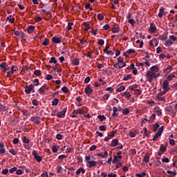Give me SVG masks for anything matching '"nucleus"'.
<instances>
[{
    "mask_svg": "<svg viewBox=\"0 0 177 177\" xmlns=\"http://www.w3.org/2000/svg\"><path fill=\"white\" fill-rule=\"evenodd\" d=\"M146 77L147 78L148 82H151V81H153V80H154L156 78H158V77H160V73L155 74L153 73V71L149 70L146 73Z\"/></svg>",
    "mask_w": 177,
    "mask_h": 177,
    "instance_id": "obj_1",
    "label": "nucleus"
},
{
    "mask_svg": "<svg viewBox=\"0 0 177 177\" xmlns=\"http://www.w3.org/2000/svg\"><path fill=\"white\" fill-rule=\"evenodd\" d=\"M162 132H164V126H161L157 133H156V135L153 136L152 140L153 142H156V140H157V139H158V138H160V136H161V135L162 134Z\"/></svg>",
    "mask_w": 177,
    "mask_h": 177,
    "instance_id": "obj_2",
    "label": "nucleus"
},
{
    "mask_svg": "<svg viewBox=\"0 0 177 177\" xmlns=\"http://www.w3.org/2000/svg\"><path fill=\"white\" fill-rule=\"evenodd\" d=\"M168 147V143L166 142L165 145L162 144L160 145V149L158 151V156H162V153H165L167 151V148Z\"/></svg>",
    "mask_w": 177,
    "mask_h": 177,
    "instance_id": "obj_3",
    "label": "nucleus"
},
{
    "mask_svg": "<svg viewBox=\"0 0 177 177\" xmlns=\"http://www.w3.org/2000/svg\"><path fill=\"white\" fill-rule=\"evenodd\" d=\"M0 68H1L2 73H6L10 70V66L6 62H3L0 64Z\"/></svg>",
    "mask_w": 177,
    "mask_h": 177,
    "instance_id": "obj_4",
    "label": "nucleus"
},
{
    "mask_svg": "<svg viewBox=\"0 0 177 177\" xmlns=\"http://www.w3.org/2000/svg\"><path fill=\"white\" fill-rule=\"evenodd\" d=\"M32 154L34 156V158L37 161V162H41V161H42V157L39 156L38 153H37V151H32Z\"/></svg>",
    "mask_w": 177,
    "mask_h": 177,
    "instance_id": "obj_5",
    "label": "nucleus"
},
{
    "mask_svg": "<svg viewBox=\"0 0 177 177\" xmlns=\"http://www.w3.org/2000/svg\"><path fill=\"white\" fill-rule=\"evenodd\" d=\"M46 89H47V91L49 90V87H48V85L44 84V85L41 86L39 88V93L40 95H44V94H45V92H46Z\"/></svg>",
    "mask_w": 177,
    "mask_h": 177,
    "instance_id": "obj_6",
    "label": "nucleus"
},
{
    "mask_svg": "<svg viewBox=\"0 0 177 177\" xmlns=\"http://www.w3.org/2000/svg\"><path fill=\"white\" fill-rule=\"evenodd\" d=\"M84 92L87 96H91V95H92L93 89L91 88V84L87 85V86L84 88Z\"/></svg>",
    "mask_w": 177,
    "mask_h": 177,
    "instance_id": "obj_7",
    "label": "nucleus"
},
{
    "mask_svg": "<svg viewBox=\"0 0 177 177\" xmlns=\"http://www.w3.org/2000/svg\"><path fill=\"white\" fill-rule=\"evenodd\" d=\"M66 112H67V107H65L63 109L62 111H59L57 113V117H58V118H63V117H64V115H66Z\"/></svg>",
    "mask_w": 177,
    "mask_h": 177,
    "instance_id": "obj_8",
    "label": "nucleus"
},
{
    "mask_svg": "<svg viewBox=\"0 0 177 177\" xmlns=\"http://www.w3.org/2000/svg\"><path fill=\"white\" fill-rule=\"evenodd\" d=\"M15 71H17V66H12L10 68V71L7 72L6 77H9L10 75H13L15 73Z\"/></svg>",
    "mask_w": 177,
    "mask_h": 177,
    "instance_id": "obj_9",
    "label": "nucleus"
},
{
    "mask_svg": "<svg viewBox=\"0 0 177 177\" xmlns=\"http://www.w3.org/2000/svg\"><path fill=\"white\" fill-rule=\"evenodd\" d=\"M163 89H166L167 91H169L171 88L169 87V82L168 80H165L162 84Z\"/></svg>",
    "mask_w": 177,
    "mask_h": 177,
    "instance_id": "obj_10",
    "label": "nucleus"
},
{
    "mask_svg": "<svg viewBox=\"0 0 177 177\" xmlns=\"http://www.w3.org/2000/svg\"><path fill=\"white\" fill-rule=\"evenodd\" d=\"M34 89V85L30 84L29 86H26L25 88V92L26 93H31V91Z\"/></svg>",
    "mask_w": 177,
    "mask_h": 177,
    "instance_id": "obj_11",
    "label": "nucleus"
},
{
    "mask_svg": "<svg viewBox=\"0 0 177 177\" xmlns=\"http://www.w3.org/2000/svg\"><path fill=\"white\" fill-rule=\"evenodd\" d=\"M30 120L32 121V122H34V124H36L37 125L39 124L40 123L39 117L38 116L31 117Z\"/></svg>",
    "mask_w": 177,
    "mask_h": 177,
    "instance_id": "obj_12",
    "label": "nucleus"
},
{
    "mask_svg": "<svg viewBox=\"0 0 177 177\" xmlns=\"http://www.w3.org/2000/svg\"><path fill=\"white\" fill-rule=\"evenodd\" d=\"M132 53H135V50L130 48L124 53V56H125V57H129Z\"/></svg>",
    "mask_w": 177,
    "mask_h": 177,
    "instance_id": "obj_13",
    "label": "nucleus"
},
{
    "mask_svg": "<svg viewBox=\"0 0 177 177\" xmlns=\"http://www.w3.org/2000/svg\"><path fill=\"white\" fill-rule=\"evenodd\" d=\"M96 164H97V162H96V161L90 160L87 162V167H88V168H92L93 167H95Z\"/></svg>",
    "mask_w": 177,
    "mask_h": 177,
    "instance_id": "obj_14",
    "label": "nucleus"
},
{
    "mask_svg": "<svg viewBox=\"0 0 177 177\" xmlns=\"http://www.w3.org/2000/svg\"><path fill=\"white\" fill-rule=\"evenodd\" d=\"M164 10H165V8H164L163 7L160 8L159 13L158 15L160 19H162V17L164 16V15H165V12H164Z\"/></svg>",
    "mask_w": 177,
    "mask_h": 177,
    "instance_id": "obj_15",
    "label": "nucleus"
},
{
    "mask_svg": "<svg viewBox=\"0 0 177 177\" xmlns=\"http://www.w3.org/2000/svg\"><path fill=\"white\" fill-rule=\"evenodd\" d=\"M150 71L155 74H158V73L160 71V68H158L157 66H153L151 67Z\"/></svg>",
    "mask_w": 177,
    "mask_h": 177,
    "instance_id": "obj_16",
    "label": "nucleus"
},
{
    "mask_svg": "<svg viewBox=\"0 0 177 177\" xmlns=\"http://www.w3.org/2000/svg\"><path fill=\"white\" fill-rule=\"evenodd\" d=\"M97 157H102V158H106V157H109V152H107V151H105L104 153H97Z\"/></svg>",
    "mask_w": 177,
    "mask_h": 177,
    "instance_id": "obj_17",
    "label": "nucleus"
},
{
    "mask_svg": "<svg viewBox=\"0 0 177 177\" xmlns=\"http://www.w3.org/2000/svg\"><path fill=\"white\" fill-rule=\"evenodd\" d=\"M111 147H115V146H118V140L117 139H113L111 144H110Z\"/></svg>",
    "mask_w": 177,
    "mask_h": 177,
    "instance_id": "obj_18",
    "label": "nucleus"
},
{
    "mask_svg": "<svg viewBox=\"0 0 177 177\" xmlns=\"http://www.w3.org/2000/svg\"><path fill=\"white\" fill-rule=\"evenodd\" d=\"M149 31L151 32H154L155 31H157V27L156 26V24H151L150 25V28H149Z\"/></svg>",
    "mask_w": 177,
    "mask_h": 177,
    "instance_id": "obj_19",
    "label": "nucleus"
},
{
    "mask_svg": "<svg viewBox=\"0 0 177 177\" xmlns=\"http://www.w3.org/2000/svg\"><path fill=\"white\" fill-rule=\"evenodd\" d=\"M34 30H35V26H29L27 30V32L29 34H32V32H34Z\"/></svg>",
    "mask_w": 177,
    "mask_h": 177,
    "instance_id": "obj_20",
    "label": "nucleus"
},
{
    "mask_svg": "<svg viewBox=\"0 0 177 177\" xmlns=\"http://www.w3.org/2000/svg\"><path fill=\"white\" fill-rule=\"evenodd\" d=\"M83 26H86L84 31H89V30H91V24H89V23L84 22Z\"/></svg>",
    "mask_w": 177,
    "mask_h": 177,
    "instance_id": "obj_21",
    "label": "nucleus"
},
{
    "mask_svg": "<svg viewBox=\"0 0 177 177\" xmlns=\"http://www.w3.org/2000/svg\"><path fill=\"white\" fill-rule=\"evenodd\" d=\"M152 127H153L152 131L153 132H157V130L160 128V124H158V123H156V124H153Z\"/></svg>",
    "mask_w": 177,
    "mask_h": 177,
    "instance_id": "obj_22",
    "label": "nucleus"
},
{
    "mask_svg": "<svg viewBox=\"0 0 177 177\" xmlns=\"http://www.w3.org/2000/svg\"><path fill=\"white\" fill-rule=\"evenodd\" d=\"M52 41L53 44H60V42H62L60 38L56 37H53Z\"/></svg>",
    "mask_w": 177,
    "mask_h": 177,
    "instance_id": "obj_23",
    "label": "nucleus"
},
{
    "mask_svg": "<svg viewBox=\"0 0 177 177\" xmlns=\"http://www.w3.org/2000/svg\"><path fill=\"white\" fill-rule=\"evenodd\" d=\"M122 96H125V97H127V99H129L131 97V93L129 91H124L121 93Z\"/></svg>",
    "mask_w": 177,
    "mask_h": 177,
    "instance_id": "obj_24",
    "label": "nucleus"
},
{
    "mask_svg": "<svg viewBox=\"0 0 177 177\" xmlns=\"http://www.w3.org/2000/svg\"><path fill=\"white\" fill-rule=\"evenodd\" d=\"M113 113L112 114V117H117V115H118V113H117V111H118V108H117L116 106H114L113 108Z\"/></svg>",
    "mask_w": 177,
    "mask_h": 177,
    "instance_id": "obj_25",
    "label": "nucleus"
},
{
    "mask_svg": "<svg viewBox=\"0 0 177 177\" xmlns=\"http://www.w3.org/2000/svg\"><path fill=\"white\" fill-rule=\"evenodd\" d=\"M85 174V169L82 167H80L77 171H76V175H80V174Z\"/></svg>",
    "mask_w": 177,
    "mask_h": 177,
    "instance_id": "obj_26",
    "label": "nucleus"
},
{
    "mask_svg": "<svg viewBox=\"0 0 177 177\" xmlns=\"http://www.w3.org/2000/svg\"><path fill=\"white\" fill-rule=\"evenodd\" d=\"M143 161L145 162H149V161H150V156H149V153H147L146 156L143 157Z\"/></svg>",
    "mask_w": 177,
    "mask_h": 177,
    "instance_id": "obj_27",
    "label": "nucleus"
},
{
    "mask_svg": "<svg viewBox=\"0 0 177 177\" xmlns=\"http://www.w3.org/2000/svg\"><path fill=\"white\" fill-rule=\"evenodd\" d=\"M19 37V38H21V39H26V34H24V32H23V31H21V30H20Z\"/></svg>",
    "mask_w": 177,
    "mask_h": 177,
    "instance_id": "obj_28",
    "label": "nucleus"
},
{
    "mask_svg": "<svg viewBox=\"0 0 177 177\" xmlns=\"http://www.w3.org/2000/svg\"><path fill=\"white\" fill-rule=\"evenodd\" d=\"M49 63H54V64H57V61L55 57H51Z\"/></svg>",
    "mask_w": 177,
    "mask_h": 177,
    "instance_id": "obj_29",
    "label": "nucleus"
},
{
    "mask_svg": "<svg viewBox=\"0 0 177 177\" xmlns=\"http://www.w3.org/2000/svg\"><path fill=\"white\" fill-rule=\"evenodd\" d=\"M58 104H59V99H57V98H55L52 101V106H57Z\"/></svg>",
    "mask_w": 177,
    "mask_h": 177,
    "instance_id": "obj_30",
    "label": "nucleus"
},
{
    "mask_svg": "<svg viewBox=\"0 0 177 177\" xmlns=\"http://www.w3.org/2000/svg\"><path fill=\"white\" fill-rule=\"evenodd\" d=\"M61 91H62V92H64V93H68V92H70V91L68 90V88L67 86H64L61 88Z\"/></svg>",
    "mask_w": 177,
    "mask_h": 177,
    "instance_id": "obj_31",
    "label": "nucleus"
},
{
    "mask_svg": "<svg viewBox=\"0 0 177 177\" xmlns=\"http://www.w3.org/2000/svg\"><path fill=\"white\" fill-rule=\"evenodd\" d=\"M167 174H168L169 175H170V176H176V171H172L168 170V171H167Z\"/></svg>",
    "mask_w": 177,
    "mask_h": 177,
    "instance_id": "obj_32",
    "label": "nucleus"
},
{
    "mask_svg": "<svg viewBox=\"0 0 177 177\" xmlns=\"http://www.w3.org/2000/svg\"><path fill=\"white\" fill-rule=\"evenodd\" d=\"M33 82H34V84H32L33 86H39V80H38V79H35V80H33Z\"/></svg>",
    "mask_w": 177,
    "mask_h": 177,
    "instance_id": "obj_33",
    "label": "nucleus"
},
{
    "mask_svg": "<svg viewBox=\"0 0 177 177\" xmlns=\"http://www.w3.org/2000/svg\"><path fill=\"white\" fill-rule=\"evenodd\" d=\"M73 25H74V23L73 22L68 23V26H67L68 31H71V30H73V28L71 26Z\"/></svg>",
    "mask_w": 177,
    "mask_h": 177,
    "instance_id": "obj_34",
    "label": "nucleus"
},
{
    "mask_svg": "<svg viewBox=\"0 0 177 177\" xmlns=\"http://www.w3.org/2000/svg\"><path fill=\"white\" fill-rule=\"evenodd\" d=\"M44 13H46V15H47V16H52V13H50V12H46V10H45L44 9H42L41 10V15H44Z\"/></svg>",
    "mask_w": 177,
    "mask_h": 177,
    "instance_id": "obj_35",
    "label": "nucleus"
},
{
    "mask_svg": "<svg viewBox=\"0 0 177 177\" xmlns=\"http://www.w3.org/2000/svg\"><path fill=\"white\" fill-rule=\"evenodd\" d=\"M42 45L44 46H48V45H49V39L46 38L44 41L42 43Z\"/></svg>",
    "mask_w": 177,
    "mask_h": 177,
    "instance_id": "obj_36",
    "label": "nucleus"
},
{
    "mask_svg": "<svg viewBox=\"0 0 177 177\" xmlns=\"http://www.w3.org/2000/svg\"><path fill=\"white\" fill-rule=\"evenodd\" d=\"M129 113H130V111L128 108H126L122 110V114H124V115H127V114H129Z\"/></svg>",
    "mask_w": 177,
    "mask_h": 177,
    "instance_id": "obj_37",
    "label": "nucleus"
},
{
    "mask_svg": "<svg viewBox=\"0 0 177 177\" xmlns=\"http://www.w3.org/2000/svg\"><path fill=\"white\" fill-rule=\"evenodd\" d=\"M22 142H24V143L28 144V143H30V140H28V138H27V137L24 136L22 138Z\"/></svg>",
    "mask_w": 177,
    "mask_h": 177,
    "instance_id": "obj_38",
    "label": "nucleus"
},
{
    "mask_svg": "<svg viewBox=\"0 0 177 177\" xmlns=\"http://www.w3.org/2000/svg\"><path fill=\"white\" fill-rule=\"evenodd\" d=\"M171 70H172V66H168L166 69H165V73H167L169 74L171 73Z\"/></svg>",
    "mask_w": 177,
    "mask_h": 177,
    "instance_id": "obj_39",
    "label": "nucleus"
},
{
    "mask_svg": "<svg viewBox=\"0 0 177 177\" xmlns=\"http://www.w3.org/2000/svg\"><path fill=\"white\" fill-rule=\"evenodd\" d=\"M7 21H10V23H15V18H12V16H9L6 19Z\"/></svg>",
    "mask_w": 177,
    "mask_h": 177,
    "instance_id": "obj_40",
    "label": "nucleus"
},
{
    "mask_svg": "<svg viewBox=\"0 0 177 177\" xmlns=\"http://www.w3.org/2000/svg\"><path fill=\"white\" fill-rule=\"evenodd\" d=\"M95 160V158L93 157V156H86V161H87V162H89V161H91V160Z\"/></svg>",
    "mask_w": 177,
    "mask_h": 177,
    "instance_id": "obj_41",
    "label": "nucleus"
},
{
    "mask_svg": "<svg viewBox=\"0 0 177 177\" xmlns=\"http://www.w3.org/2000/svg\"><path fill=\"white\" fill-rule=\"evenodd\" d=\"M117 92H122V91H125V86H121L120 87L116 89Z\"/></svg>",
    "mask_w": 177,
    "mask_h": 177,
    "instance_id": "obj_42",
    "label": "nucleus"
},
{
    "mask_svg": "<svg viewBox=\"0 0 177 177\" xmlns=\"http://www.w3.org/2000/svg\"><path fill=\"white\" fill-rule=\"evenodd\" d=\"M97 118H99L100 121H104V120H106V116H104V115H98Z\"/></svg>",
    "mask_w": 177,
    "mask_h": 177,
    "instance_id": "obj_43",
    "label": "nucleus"
},
{
    "mask_svg": "<svg viewBox=\"0 0 177 177\" xmlns=\"http://www.w3.org/2000/svg\"><path fill=\"white\" fill-rule=\"evenodd\" d=\"M52 150L53 153H57L59 149L57 148V145H53L52 147Z\"/></svg>",
    "mask_w": 177,
    "mask_h": 177,
    "instance_id": "obj_44",
    "label": "nucleus"
},
{
    "mask_svg": "<svg viewBox=\"0 0 177 177\" xmlns=\"http://www.w3.org/2000/svg\"><path fill=\"white\" fill-rule=\"evenodd\" d=\"M155 119H156V114L153 113V114H152V115L150 116L149 122H153V121H154Z\"/></svg>",
    "mask_w": 177,
    "mask_h": 177,
    "instance_id": "obj_45",
    "label": "nucleus"
},
{
    "mask_svg": "<svg viewBox=\"0 0 177 177\" xmlns=\"http://www.w3.org/2000/svg\"><path fill=\"white\" fill-rule=\"evenodd\" d=\"M120 32V28H118L117 27L112 28V32L113 34H115V32Z\"/></svg>",
    "mask_w": 177,
    "mask_h": 177,
    "instance_id": "obj_46",
    "label": "nucleus"
},
{
    "mask_svg": "<svg viewBox=\"0 0 177 177\" xmlns=\"http://www.w3.org/2000/svg\"><path fill=\"white\" fill-rule=\"evenodd\" d=\"M172 41L171 39H168L165 41L166 46H171L172 45Z\"/></svg>",
    "mask_w": 177,
    "mask_h": 177,
    "instance_id": "obj_47",
    "label": "nucleus"
},
{
    "mask_svg": "<svg viewBox=\"0 0 177 177\" xmlns=\"http://www.w3.org/2000/svg\"><path fill=\"white\" fill-rule=\"evenodd\" d=\"M131 78H132V75L129 74L123 78V81H128V80H131Z\"/></svg>",
    "mask_w": 177,
    "mask_h": 177,
    "instance_id": "obj_48",
    "label": "nucleus"
},
{
    "mask_svg": "<svg viewBox=\"0 0 177 177\" xmlns=\"http://www.w3.org/2000/svg\"><path fill=\"white\" fill-rule=\"evenodd\" d=\"M115 133H117V130L111 131V134L109 135L111 139H113V138L115 136Z\"/></svg>",
    "mask_w": 177,
    "mask_h": 177,
    "instance_id": "obj_49",
    "label": "nucleus"
},
{
    "mask_svg": "<svg viewBox=\"0 0 177 177\" xmlns=\"http://www.w3.org/2000/svg\"><path fill=\"white\" fill-rule=\"evenodd\" d=\"M136 176L137 177H145L146 176L145 172H142L141 174H136Z\"/></svg>",
    "mask_w": 177,
    "mask_h": 177,
    "instance_id": "obj_50",
    "label": "nucleus"
},
{
    "mask_svg": "<svg viewBox=\"0 0 177 177\" xmlns=\"http://www.w3.org/2000/svg\"><path fill=\"white\" fill-rule=\"evenodd\" d=\"M112 162L113 164H115V162H118V156H115L113 157V159H112Z\"/></svg>",
    "mask_w": 177,
    "mask_h": 177,
    "instance_id": "obj_51",
    "label": "nucleus"
},
{
    "mask_svg": "<svg viewBox=\"0 0 177 177\" xmlns=\"http://www.w3.org/2000/svg\"><path fill=\"white\" fill-rule=\"evenodd\" d=\"M9 152L10 153V154H12V156H16V154H17V151H16L13 149H10Z\"/></svg>",
    "mask_w": 177,
    "mask_h": 177,
    "instance_id": "obj_52",
    "label": "nucleus"
},
{
    "mask_svg": "<svg viewBox=\"0 0 177 177\" xmlns=\"http://www.w3.org/2000/svg\"><path fill=\"white\" fill-rule=\"evenodd\" d=\"M74 66H80V60L75 59L73 62Z\"/></svg>",
    "mask_w": 177,
    "mask_h": 177,
    "instance_id": "obj_53",
    "label": "nucleus"
},
{
    "mask_svg": "<svg viewBox=\"0 0 177 177\" xmlns=\"http://www.w3.org/2000/svg\"><path fill=\"white\" fill-rule=\"evenodd\" d=\"M34 74H35V75H37V77H39V75H41V73L39 70H35L34 71Z\"/></svg>",
    "mask_w": 177,
    "mask_h": 177,
    "instance_id": "obj_54",
    "label": "nucleus"
},
{
    "mask_svg": "<svg viewBox=\"0 0 177 177\" xmlns=\"http://www.w3.org/2000/svg\"><path fill=\"white\" fill-rule=\"evenodd\" d=\"M168 91L169 90L164 89L162 91H161L158 93V95L162 96V95H165V93H167V92H168Z\"/></svg>",
    "mask_w": 177,
    "mask_h": 177,
    "instance_id": "obj_55",
    "label": "nucleus"
},
{
    "mask_svg": "<svg viewBox=\"0 0 177 177\" xmlns=\"http://www.w3.org/2000/svg\"><path fill=\"white\" fill-rule=\"evenodd\" d=\"M6 106L0 104V112L1 111H6Z\"/></svg>",
    "mask_w": 177,
    "mask_h": 177,
    "instance_id": "obj_56",
    "label": "nucleus"
},
{
    "mask_svg": "<svg viewBox=\"0 0 177 177\" xmlns=\"http://www.w3.org/2000/svg\"><path fill=\"white\" fill-rule=\"evenodd\" d=\"M129 136L130 138H135L136 136L134 131H132L129 132Z\"/></svg>",
    "mask_w": 177,
    "mask_h": 177,
    "instance_id": "obj_57",
    "label": "nucleus"
},
{
    "mask_svg": "<svg viewBox=\"0 0 177 177\" xmlns=\"http://www.w3.org/2000/svg\"><path fill=\"white\" fill-rule=\"evenodd\" d=\"M97 19H98V20L102 21V20H103L104 19V16H103V15H102V14H98Z\"/></svg>",
    "mask_w": 177,
    "mask_h": 177,
    "instance_id": "obj_58",
    "label": "nucleus"
},
{
    "mask_svg": "<svg viewBox=\"0 0 177 177\" xmlns=\"http://www.w3.org/2000/svg\"><path fill=\"white\" fill-rule=\"evenodd\" d=\"M32 104H33V106H38L39 102L37 100H33L32 101Z\"/></svg>",
    "mask_w": 177,
    "mask_h": 177,
    "instance_id": "obj_59",
    "label": "nucleus"
},
{
    "mask_svg": "<svg viewBox=\"0 0 177 177\" xmlns=\"http://www.w3.org/2000/svg\"><path fill=\"white\" fill-rule=\"evenodd\" d=\"M84 110L81 109H79L77 111H76V114H80V115H82L84 114Z\"/></svg>",
    "mask_w": 177,
    "mask_h": 177,
    "instance_id": "obj_60",
    "label": "nucleus"
},
{
    "mask_svg": "<svg viewBox=\"0 0 177 177\" xmlns=\"http://www.w3.org/2000/svg\"><path fill=\"white\" fill-rule=\"evenodd\" d=\"M129 153H131V154H133V156H135V154H136V149H131L129 150Z\"/></svg>",
    "mask_w": 177,
    "mask_h": 177,
    "instance_id": "obj_61",
    "label": "nucleus"
},
{
    "mask_svg": "<svg viewBox=\"0 0 177 177\" xmlns=\"http://www.w3.org/2000/svg\"><path fill=\"white\" fill-rule=\"evenodd\" d=\"M59 160H64V158H67V156L66 155H60L58 156Z\"/></svg>",
    "mask_w": 177,
    "mask_h": 177,
    "instance_id": "obj_62",
    "label": "nucleus"
},
{
    "mask_svg": "<svg viewBox=\"0 0 177 177\" xmlns=\"http://www.w3.org/2000/svg\"><path fill=\"white\" fill-rule=\"evenodd\" d=\"M41 177H49L48 171H44L43 174H41Z\"/></svg>",
    "mask_w": 177,
    "mask_h": 177,
    "instance_id": "obj_63",
    "label": "nucleus"
},
{
    "mask_svg": "<svg viewBox=\"0 0 177 177\" xmlns=\"http://www.w3.org/2000/svg\"><path fill=\"white\" fill-rule=\"evenodd\" d=\"M106 128L107 127H106V126L102 125V126H100L99 129H100V131H106Z\"/></svg>",
    "mask_w": 177,
    "mask_h": 177,
    "instance_id": "obj_64",
    "label": "nucleus"
}]
</instances>
